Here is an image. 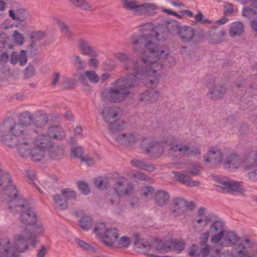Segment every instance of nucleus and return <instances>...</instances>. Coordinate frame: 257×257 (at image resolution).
Here are the masks:
<instances>
[{
    "label": "nucleus",
    "instance_id": "nucleus-43",
    "mask_svg": "<svg viewBox=\"0 0 257 257\" xmlns=\"http://www.w3.org/2000/svg\"><path fill=\"white\" fill-rule=\"evenodd\" d=\"M46 149L38 147L36 146L35 148L31 150L30 156L34 161H39L42 160L45 155Z\"/></svg>",
    "mask_w": 257,
    "mask_h": 257
},
{
    "label": "nucleus",
    "instance_id": "nucleus-57",
    "mask_svg": "<svg viewBox=\"0 0 257 257\" xmlns=\"http://www.w3.org/2000/svg\"><path fill=\"white\" fill-rule=\"evenodd\" d=\"M242 15L247 19H251L256 16V13L255 11L252 9L246 8H244L242 10Z\"/></svg>",
    "mask_w": 257,
    "mask_h": 257
},
{
    "label": "nucleus",
    "instance_id": "nucleus-33",
    "mask_svg": "<svg viewBox=\"0 0 257 257\" xmlns=\"http://www.w3.org/2000/svg\"><path fill=\"white\" fill-rule=\"evenodd\" d=\"M131 163L136 168L149 172H152L155 170L154 165L142 160L133 159L131 160Z\"/></svg>",
    "mask_w": 257,
    "mask_h": 257
},
{
    "label": "nucleus",
    "instance_id": "nucleus-54",
    "mask_svg": "<svg viewBox=\"0 0 257 257\" xmlns=\"http://www.w3.org/2000/svg\"><path fill=\"white\" fill-rule=\"evenodd\" d=\"M107 230L105 223H99L95 226L93 232L97 235L103 236Z\"/></svg>",
    "mask_w": 257,
    "mask_h": 257
},
{
    "label": "nucleus",
    "instance_id": "nucleus-53",
    "mask_svg": "<svg viewBox=\"0 0 257 257\" xmlns=\"http://www.w3.org/2000/svg\"><path fill=\"white\" fill-rule=\"evenodd\" d=\"M131 244L130 238L124 236L120 238L117 243V246L119 248H127Z\"/></svg>",
    "mask_w": 257,
    "mask_h": 257
},
{
    "label": "nucleus",
    "instance_id": "nucleus-27",
    "mask_svg": "<svg viewBox=\"0 0 257 257\" xmlns=\"http://www.w3.org/2000/svg\"><path fill=\"white\" fill-rule=\"evenodd\" d=\"M87 77L88 79L92 83H97L100 79V77L94 71H86L84 73H80L78 78L79 81L84 85H87V82L85 79Z\"/></svg>",
    "mask_w": 257,
    "mask_h": 257
},
{
    "label": "nucleus",
    "instance_id": "nucleus-40",
    "mask_svg": "<svg viewBox=\"0 0 257 257\" xmlns=\"http://www.w3.org/2000/svg\"><path fill=\"white\" fill-rule=\"evenodd\" d=\"M243 167L244 169L257 168V154L251 153L247 155L243 161Z\"/></svg>",
    "mask_w": 257,
    "mask_h": 257
},
{
    "label": "nucleus",
    "instance_id": "nucleus-60",
    "mask_svg": "<svg viewBox=\"0 0 257 257\" xmlns=\"http://www.w3.org/2000/svg\"><path fill=\"white\" fill-rule=\"evenodd\" d=\"M122 4L124 9L133 12L137 3L135 1L123 0Z\"/></svg>",
    "mask_w": 257,
    "mask_h": 257
},
{
    "label": "nucleus",
    "instance_id": "nucleus-6",
    "mask_svg": "<svg viewBox=\"0 0 257 257\" xmlns=\"http://www.w3.org/2000/svg\"><path fill=\"white\" fill-rule=\"evenodd\" d=\"M115 59L123 62L124 70L127 72L125 77L139 81L145 74L150 73L149 69L142 66V58L138 61L130 59L127 54L123 53H116L114 54Z\"/></svg>",
    "mask_w": 257,
    "mask_h": 257
},
{
    "label": "nucleus",
    "instance_id": "nucleus-2",
    "mask_svg": "<svg viewBox=\"0 0 257 257\" xmlns=\"http://www.w3.org/2000/svg\"><path fill=\"white\" fill-rule=\"evenodd\" d=\"M5 195L7 196L5 200L10 211L21 214L20 219L22 223L28 228L35 224L37 221L35 212L28 206L26 201L18 197V191L15 186L11 187Z\"/></svg>",
    "mask_w": 257,
    "mask_h": 257
},
{
    "label": "nucleus",
    "instance_id": "nucleus-14",
    "mask_svg": "<svg viewBox=\"0 0 257 257\" xmlns=\"http://www.w3.org/2000/svg\"><path fill=\"white\" fill-rule=\"evenodd\" d=\"M15 246L7 238L0 239V257H19Z\"/></svg>",
    "mask_w": 257,
    "mask_h": 257
},
{
    "label": "nucleus",
    "instance_id": "nucleus-19",
    "mask_svg": "<svg viewBox=\"0 0 257 257\" xmlns=\"http://www.w3.org/2000/svg\"><path fill=\"white\" fill-rule=\"evenodd\" d=\"M119 114V109L115 106L108 105L103 108L101 112L103 119L106 122H110L117 118Z\"/></svg>",
    "mask_w": 257,
    "mask_h": 257
},
{
    "label": "nucleus",
    "instance_id": "nucleus-45",
    "mask_svg": "<svg viewBox=\"0 0 257 257\" xmlns=\"http://www.w3.org/2000/svg\"><path fill=\"white\" fill-rule=\"evenodd\" d=\"M225 34V30L222 29L218 33L211 34L209 37V41L211 44H219L223 41Z\"/></svg>",
    "mask_w": 257,
    "mask_h": 257
},
{
    "label": "nucleus",
    "instance_id": "nucleus-16",
    "mask_svg": "<svg viewBox=\"0 0 257 257\" xmlns=\"http://www.w3.org/2000/svg\"><path fill=\"white\" fill-rule=\"evenodd\" d=\"M134 188L132 183H127L124 177L119 178L116 182L115 191L118 196L122 197L128 195Z\"/></svg>",
    "mask_w": 257,
    "mask_h": 257
},
{
    "label": "nucleus",
    "instance_id": "nucleus-11",
    "mask_svg": "<svg viewBox=\"0 0 257 257\" xmlns=\"http://www.w3.org/2000/svg\"><path fill=\"white\" fill-rule=\"evenodd\" d=\"M220 249L216 246H210V245H205V246L194 244L189 249L188 255L191 256L199 257L201 255L202 257H208L209 255H213V253H218Z\"/></svg>",
    "mask_w": 257,
    "mask_h": 257
},
{
    "label": "nucleus",
    "instance_id": "nucleus-44",
    "mask_svg": "<svg viewBox=\"0 0 257 257\" xmlns=\"http://www.w3.org/2000/svg\"><path fill=\"white\" fill-rule=\"evenodd\" d=\"M32 119L33 114L30 111H26L19 116V122L26 127L32 123Z\"/></svg>",
    "mask_w": 257,
    "mask_h": 257
},
{
    "label": "nucleus",
    "instance_id": "nucleus-24",
    "mask_svg": "<svg viewBox=\"0 0 257 257\" xmlns=\"http://www.w3.org/2000/svg\"><path fill=\"white\" fill-rule=\"evenodd\" d=\"M48 121V118L44 111L38 110L33 114L32 123L37 127L45 126Z\"/></svg>",
    "mask_w": 257,
    "mask_h": 257
},
{
    "label": "nucleus",
    "instance_id": "nucleus-58",
    "mask_svg": "<svg viewBox=\"0 0 257 257\" xmlns=\"http://www.w3.org/2000/svg\"><path fill=\"white\" fill-rule=\"evenodd\" d=\"M77 186L82 194L86 195L89 193L90 190L88 185L85 182L79 181Z\"/></svg>",
    "mask_w": 257,
    "mask_h": 257
},
{
    "label": "nucleus",
    "instance_id": "nucleus-20",
    "mask_svg": "<svg viewBox=\"0 0 257 257\" xmlns=\"http://www.w3.org/2000/svg\"><path fill=\"white\" fill-rule=\"evenodd\" d=\"M204 158L206 162L211 163L214 165H217L222 163L223 154L220 150L212 149L208 151Z\"/></svg>",
    "mask_w": 257,
    "mask_h": 257
},
{
    "label": "nucleus",
    "instance_id": "nucleus-56",
    "mask_svg": "<svg viewBox=\"0 0 257 257\" xmlns=\"http://www.w3.org/2000/svg\"><path fill=\"white\" fill-rule=\"evenodd\" d=\"M73 62L75 67L79 70H82L84 69V66L83 61L80 56L74 55L72 58Z\"/></svg>",
    "mask_w": 257,
    "mask_h": 257
},
{
    "label": "nucleus",
    "instance_id": "nucleus-25",
    "mask_svg": "<svg viewBox=\"0 0 257 257\" xmlns=\"http://www.w3.org/2000/svg\"><path fill=\"white\" fill-rule=\"evenodd\" d=\"M186 209V201L177 198L172 200V211L176 216L181 215Z\"/></svg>",
    "mask_w": 257,
    "mask_h": 257
},
{
    "label": "nucleus",
    "instance_id": "nucleus-22",
    "mask_svg": "<svg viewBox=\"0 0 257 257\" xmlns=\"http://www.w3.org/2000/svg\"><path fill=\"white\" fill-rule=\"evenodd\" d=\"M14 186L11 175L0 169V191H3L6 194Z\"/></svg>",
    "mask_w": 257,
    "mask_h": 257
},
{
    "label": "nucleus",
    "instance_id": "nucleus-12",
    "mask_svg": "<svg viewBox=\"0 0 257 257\" xmlns=\"http://www.w3.org/2000/svg\"><path fill=\"white\" fill-rule=\"evenodd\" d=\"M3 127L4 129V131L9 132L16 137L25 135L26 131V127L20 122H16L12 118L6 119L3 122Z\"/></svg>",
    "mask_w": 257,
    "mask_h": 257
},
{
    "label": "nucleus",
    "instance_id": "nucleus-52",
    "mask_svg": "<svg viewBox=\"0 0 257 257\" xmlns=\"http://www.w3.org/2000/svg\"><path fill=\"white\" fill-rule=\"evenodd\" d=\"M76 80L70 78H66L61 83L62 88L64 89H71L75 88Z\"/></svg>",
    "mask_w": 257,
    "mask_h": 257
},
{
    "label": "nucleus",
    "instance_id": "nucleus-5",
    "mask_svg": "<svg viewBox=\"0 0 257 257\" xmlns=\"http://www.w3.org/2000/svg\"><path fill=\"white\" fill-rule=\"evenodd\" d=\"M30 227L32 228V231L28 227H25L14 237L13 245L15 246L19 256L20 253L26 251L28 249V242H30L35 247L38 243L35 238L44 231V228L41 224L36 223Z\"/></svg>",
    "mask_w": 257,
    "mask_h": 257
},
{
    "label": "nucleus",
    "instance_id": "nucleus-62",
    "mask_svg": "<svg viewBox=\"0 0 257 257\" xmlns=\"http://www.w3.org/2000/svg\"><path fill=\"white\" fill-rule=\"evenodd\" d=\"M35 68L34 66L29 64L25 70V76L26 78H30L35 75Z\"/></svg>",
    "mask_w": 257,
    "mask_h": 257
},
{
    "label": "nucleus",
    "instance_id": "nucleus-15",
    "mask_svg": "<svg viewBox=\"0 0 257 257\" xmlns=\"http://www.w3.org/2000/svg\"><path fill=\"white\" fill-rule=\"evenodd\" d=\"M142 145L147 153H152L155 156H160L164 153V148L158 142H151L145 139L143 141Z\"/></svg>",
    "mask_w": 257,
    "mask_h": 257
},
{
    "label": "nucleus",
    "instance_id": "nucleus-21",
    "mask_svg": "<svg viewBox=\"0 0 257 257\" xmlns=\"http://www.w3.org/2000/svg\"><path fill=\"white\" fill-rule=\"evenodd\" d=\"M78 48L81 53L85 55L91 57L98 56V53L96 50L91 46L90 43L83 39H80L78 42Z\"/></svg>",
    "mask_w": 257,
    "mask_h": 257
},
{
    "label": "nucleus",
    "instance_id": "nucleus-42",
    "mask_svg": "<svg viewBox=\"0 0 257 257\" xmlns=\"http://www.w3.org/2000/svg\"><path fill=\"white\" fill-rule=\"evenodd\" d=\"M243 24L239 22H235L230 25L229 29V35L231 37H238L243 32Z\"/></svg>",
    "mask_w": 257,
    "mask_h": 257
},
{
    "label": "nucleus",
    "instance_id": "nucleus-1",
    "mask_svg": "<svg viewBox=\"0 0 257 257\" xmlns=\"http://www.w3.org/2000/svg\"><path fill=\"white\" fill-rule=\"evenodd\" d=\"M140 30L142 34H133L130 37L133 49L143 54L140 58L153 59L168 58L169 50L166 47H158L156 42L159 40V33L151 23L142 25Z\"/></svg>",
    "mask_w": 257,
    "mask_h": 257
},
{
    "label": "nucleus",
    "instance_id": "nucleus-48",
    "mask_svg": "<svg viewBox=\"0 0 257 257\" xmlns=\"http://www.w3.org/2000/svg\"><path fill=\"white\" fill-rule=\"evenodd\" d=\"M19 140L17 138L10 135H4L2 137V143L6 146L10 148H14L16 147Z\"/></svg>",
    "mask_w": 257,
    "mask_h": 257
},
{
    "label": "nucleus",
    "instance_id": "nucleus-36",
    "mask_svg": "<svg viewBox=\"0 0 257 257\" xmlns=\"http://www.w3.org/2000/svg\"><path fill=\"white\" fill-rule=\"evenodd\" d=\"M153 246H154L155 248L154 254L156 251L160 253H165L171 250V246L169 242L166 240H158L157 239L153 243Z\"/></svg>",
    "mask_w": 257,
    "mask_h": 257
},
{
    "label": "nucleus",
    "instance_id": "nucleus-8",
    "mask_svg": "<svg viewBox=\"0 0 257 257\" xmlns=\"http://www.w3.org/2000/svg\"><path fill=\"white\" fill-rule=\"evenodd\" d=\"M165 143L170 146L169 154L177 158H181L187 154L190 156H197L201 152L199 149L196 148L190 151L189 147L182 144L177 143L176 139L173 136H169L165 141Z\"/></svg>",
    "mask_w": 257,
    "mask_h": 257
},
{
    "label": "nucleus",
    "instance_id": "nucleus-41",
    "mask_svg": "<svg viewBox=\"0 0 257 257\" xmlns=\"http://www.w3.org/2000/svg\"><path fill=\"white\" fill-rule=\"evenodd\" d=\"M76 8L87 12L93 11L91 6L87 0H68Z\"/></svg>",
    "mask_w": 257,
    "mask_h": 257
},
{
    "label": "nucleus",
    "instance_id": "nucleus-38",
    "mask_svg": "<svg viewBox=\"0 0 257 257\" xmlns=\"http://www.w3.org/2000/svg\"><path fill=\"white\" fill-rule=\"evenodd\" d=\"M35 145L44 149H49L52 146V141L48 136L40 135L35 140Z\"/></svg>",
    "mask_w": 257,
    "mask_h": 257
},
{
    "label": "nucleus",
    "instance_id": "nucleus-34",
    "mask_svg": "<svg viewBox=\"0 0 257 257\" xmlns=\"http://www.w3.org/2000/svg\"><path fill=\"white\" fill-rule=\"evenodd\" d=\"M115 141L120 145L133 144L137 140L136 136L131 133L122 134L115 137Z\"/></svg>",
    "mask_w": 257,
    "mask_h": 257
},
{
    "label": "nucleus",
    "instance_id": "nucleus-51",
    "mask_svg": "<svg viewBox=\"0 0 257 257\" xmlns=\"http://www.w3.org/2000/svg\"><path fill=\"white\" fill-rule=\"evenodd\" d=\"M123 122L122 121L120 122L117 121L109 122V130L110 133L114 134L121 131L123 128Z\"/></svg>",
    "mask_w": 257,
    "mask_h": 257
},
{
    "label": "nucleus",
    "instance_id": "nucleus-47",
    "mask_svg": "<svg viewBox=\"0 0 257 257\" xmlns=\"http://www.w3.org/2000/svg\"><path fill=\"white\" fill-rule=\"evenodd\" d=\"M58 26L60 31L62 32L65 37L69 40H73L74 39V35L69 28L68 25L64 22L59 21Z\"/></svg>",
    "mask_w": 257,
    "mask_h": 257
},
{
    "label": "nucleus",
    "instance_id": "nucleus-4",
    "mask_svg": "<svg viewBox=\"0 0 257 257\" xmlns=\"http://www.w3.org/2000/svg\"><path fill=\"white\" fill-rule=\"evenodd\" d=\"M222 239L220 243L213 246H216L220 250L223 247L233 246L232 250L235 257H252L253 254L249 253L247 249L253 248L256 246V243L248 237H243L241 242L236 244L239 239L238 235L233 231H225Z\"/></svg>",
    "mask_w": 257,
    "mask_h": 257
},
{
    "label": "nucleus",
    "instance_id": "nucleus-46",
    "mask_svg": "<svg viewBox=\"0 0 257 257\" xmlns=\"http://www.w3.org/2000/svg\"><path fill=\"white\" fill-rule=\"evenodd\" d=\"M172 249L177 253H181L185 247V242L183 239L172 240L169 242Z\"/></svg>",
    "mask_w": 257,
    "mask_h": 257
},
{
    "label": "nucleus",
    "instance_id": "nucleus-7",
    "mask_svg": "<svg viewBox=\"0 0 257 257\" xmlns=\"http://www.w3.org/2000/svg\"><path fill=\"white\" fill-rule=\"evenodd\" d=\"M160 59H153L149 60L147 58H142L143 64L142 66L149 69L150 73L144 74V76L141 78L138 82V84L136 87L143 83L146 87L149 88H155L158 83V79L155 77L158 72L161 71L162 68V65L158 62Z\"/></svg>",
    "mask_w": 257,
    "mask_h": 257
},
{
    "label": "nucleus",
    "instance_id": "nucleus-31",
    "mask_svg": "<svg viewBox=\"0 0 257 257\" xmlns=\"http://www.w3.org/2000/svg\"><path fill=\"white\" fill-rule=\"evenodd\" d=\"M210 97L211 99L217 100L221 98L226 92V88L219 84H215L209 88Z\"/></svg>",
    "mask_w": 257,
    "mask_h": 257
},
{
    "label": "nucleus",
    "instance_id": "nucleus-50",
    "mask_svg": "<svg viewBox=\"0 0 257 257\" xmlns=\"http://www.w3.org/2000/svg\"><path fill=\"white\" fill-rule=\"evenodd\" d=\"M92 220L90 216H84L80 220L79 224L81 228L87 231L90 229L92 226Z\"/></svg>",
    "mask_w": 257,
    "mask_h": 257
},
{
    "label": "nucleus",
    "instance_id": "nucleus-64",
    "mask_svg": "<svg viewBox=\"0 0 257 257\" xmlns=\"http://www.w3.org/2000/svg\"><path fill=\"white\" fill-rule=\"evenodd\" d=\"M95 186L100 189H105L107 186L106 182H105L101 177H97L94 180Z\"/></svg>",
    "mask_w": 257,
    "mask_h": 257
},
{
    "label": "nucleus",
    "instance_id": "nucleus-18",
    "mask_svg": "<svg viewBox=\"0 0 257 257\" xmlns=\"http://www.w3.org/2000/svg\"><path fill=\"white\" fill-rule=\"evenodd\" d=\"M134 245L136 248L141 249L144 253L150 257H158V256L154 253V246L153 244H150L146 240L140 238L139 235H136Z\"/></svg>",
    "mask_w": 257,
    "mask_h": 257
},
{
    "label": "nucleus",
    "instance_id": "nucleus-32",
    "mask_svg": "<svg viewBox=\"0 0 257 257\" xmlns=\"http://www.w3.org/2000/svg\"><path fill=\"white\" fill-rule=\"evenodd\" d=\"M49 156L53 160H59L64 157V148L63 146L50 147Z\"/></svg>",
    "mask_w": 257,
    "mask_h": 257
},
{
    "label": "nucleus",
    "instance_id": "nucleus-63",
    "mask_svg": "<svg viewBox=\"0 0 257 257\" xmlns=\"http://www.w3.org/2000/svg\"><path fill=\"white\" fill-rule=\"evenodd\" d=\"M71 154L75 158H82L83 154L82 148L81 147H74L71 149Z\"/></svg>",
    "mask_w": 257,
    "mask_h": 257
},
{
    "label": "nucleus",
    "instance_id": "nucleus-23",
    "mask_svg": "<svg viewBox=\"0 0 257 257\" xmlns=\"http://www.w3.org/2000/svg\"><path fill=\"white\" fill-rule=\"evenodd\" d=\"M177 180L183 184L189 186H199L200 182L198 181H193L190 177L188 176V171H184L182 172H173Z\"/></svg>",
    "mask_w": 257,
    "mask_h": 257
},
{
    "label": "nucleus",
    "instance_id": "nucleus-35",
    "mask_svg": "<svg viewBox=\"0 0 257 257\" xmlns=\"http://www.w3.org/2000/svg\"><path fill=\"white\" fill-rule=\"evenodd\" d=\"M18 62H20L21 66H24L27 62V53L25 50L21 51L18 54L16 52H13L12 54L11 62L15 65Z\"/></svg>",
    "mask_w": 257,
    "mask_h": 257
},
{
    "label": "nucleus",
    "instance_id": "nucleus-3",
    "mask_svg": "<svg viewBox=\"0 0 257 257\" xmlns=\"http://www.w3.org/2000/svg\"><path fill=\"white\" fill-rule=\"evenodd\" d=\"M138 81L125 77H120L113 83L114 87L107 88L101 93L102 100L112 103L124 101L131 94V89L136 88Z\"/></svg>",
    "mask_w": 257,
    "mask_h": 257
},
{
    "label": "nucleus",
    "instance_id": "nucleus-10",
    "mask_svg": "<svg viewBox=\"0 0 257 257\" xmlns=\"http://www.w3.org/2000/svg\"><path fill=\"white\" fill-rule=\"evenodd\" d=\"M216 182L218 183L217 187H220L227 193L238 192L244 194L245 190L243 188V182L231 180L227 178L217 177Z\"/></svg>",
    "mask_w": 257,
    "mask_h": 257
},
{
    "label": "nucleus",
    "instance_id": "nucleus-29",
    "mask_svg": "<svg viewBox=\"0 0 257 257\" xmlns=\"http://www.w3.org/2000/svg\"><path fill=\"white\" fill-rule=\"evenodd\" d=\"M195 31L194 28L183 26L179 30V35L181 40L184 42H189L194 37Z\"/></svg>",
    "mask_w": 257,
    "mask_h": 257
},
{
    "label": "nucleus",
    "instance_id": "nucleus-55",
    "mask_svg": "<svg viewBox=\"0 0 257 257\" xmlns=\"http://www.w3.org/2000/svg\"><path fill=\"white\" fill-rule=\"evenodd\" d=\"M154 192V188L150 186L143 187L141 191V195L145 198L152 197Z\"/></svg>",
    "mask_w": 257,
    "mask_h": 257
},
{
    "label": "nucleus",
    "instance_id": "nucleus-17",
    "mask_svg": "<svg viewBox=\"0 0 257 257\" xmlns=\"http://www.w3.org/2000/svg\"><path fill=\"white\" fill-rule=\"evenodd\" d=\"M17 150L20 155L23 158L30 156L32 148V140L27 137L19 140L17 144Z\"/></svg>",
    "mask_w": 257,
    "mask_h": 257
},
{
    "label": "nucleus",
    "instance_id": "nucleus-26",
    "mask_svg": "<svg viewBox=\"0 0 257 257\" xmlns=\"http://www.w3.org/2000/svg\"><path fill=\"white\" fill-rule=\"evenodd\" d=\"M104 243L107 245L111 246L118 237V233L116 228L107 229L102 236Z\"/></svg>",
    "mask_w": 257,
    "mask_h": 257
},
{
    "label": "nucleus",
    "instance_id": "nucleus-61",
    "mask_svg": "<svg viewBox=\"0 0 257 257\" xmlns=\"http://www.w3.org/2000/svg\"><path fill=\"white\" fill-rule=\"evenodd\" d=\"M17 13V14L16 15L12 10H10L9 12V16L13 20H17L20 21H22L26 19V17L24 16L22 17L18 16L20 13H26V10L25 9H19Z\"/></svg>",
    "mask_w": 257,
    "mask_h": 257
},
{
    "label": "nucleus",
    "instance_id": "nucleus-9",
    "mask_svg": "<svg viewBox=\"0 0 257 257\" xmlns=\"http://www.w3.org/2000/svg\"><path fill=\"white\" fill-rule=\"evenodd\" d=\"M77 194L75 191L70 188L61 190L60 193L53 196V200L58 208L65 210L68 208V201L75 200Z\"/></svg>",
    "mask_w": 257,
    "mask_h": 257
},
{
    "label": "nucleus",
    "instance_id": "nucleus-49",
    "mask_svg": "<svg viewBox=\"0 0 257 257\" xmlns=\"http://www.w3.org/2000/svg\"><path fill=\"white\" fill-rule=\"evenodd\" d=\"M166 27L168 32L172 35L178 34L181 29L178 22L175 20L168 21Z\"/></svg>",
    "mask_w": 257,
    "mask_h": 257
},
{
    "label": "nucleus",
    "instance_id": "nucleus-13",
    "mask_svg": "<svg viewBox=\"0 0 257 257\" xmlns=\"http://www.w3.org/2000/svg\"><path fill=\"white\" fill-rule=\"evenodd\" d=\"M225 231L224 223L222 221L217 220L213 222L210 226L208 231L212 236L211 242L212 243H219L221 240Z\"/></svg>",
    "mask_w": 257,
    "mask_h": 257
},
{
    "label": "nucleus",
    "instance_id": "nucleus-39",
    "mask_svg": "<svg viewBox=\"0 0 257 257\" xmlns=\"http://www.w3.org/2000/svg\"><path fill=\"white\" fill-rule=\"evenodd\" d=\"M155 202L160 206L167 205L170 200V196L169 193L163 190L158 191L155 195Z\"/></svg>",
    "mask_w": 257,
    "mask_h": 257
},
{
    "label": "nucleus",
    "instance_id": "nucleus-37",
    "mask_svg": "<svg viewBox=\"0 0 257 257\" xmlns=\"http://www.w3.org/2000/svg\"><path fill=\"white\" fill-rule=\"evenodd\" d=\"M159 98V93L154 90L146 91L140 95V100L146 103L156 101Z\"/></svg>",
    "mask_w": 257,
    "mask_h": 257
},
{
    "label": "nucleus",
    "instance_id": "nucleus-30",
    "mask_svg": "<svg viewBox=\"0 0 257 257\" xmlns=\"http://www.w3.org/2000/svg\"><path fill=\"white\" fill-rule=\"evenodd\" d=\"M241 161L239 157L235 154L228 156L224 162V167L226 169H236L240 165Z\"/></svg>",
    "mask_w": 257,
    "mask_h": 257
},
{
    "label": "nucleus",
    "instance_id": "nucleus-28",
    "mask_svg": "<svg viewBox=\"0 0 257 257\" xmlns=\"http://www.w3.org/2000/svg\"><path fill=\"white\" fill-rule=\"evenodd\" d=\"M48 136L50 138L57 140H62L66 138L64 131L59 125H54L48 130Z\"/></svg>",
    "mask_w": 257,
    "mask_h": 257
},
{
    "label": "nucleus",
    "instance_id": "nucleus-59",
    "mask_svg": "<svg viewBox=\"0 0 257 257\" xmlns=\"http://www.w3.org/2000/svg\"><path fill=\"white\" fill-rule=\"evenodd\" d=\"M45 37V33L43 31H37L31 34L30 39L33 42L40 41Z\"/></svg>",
    "mask_w": 257,
    "mask_h": 257
}]
</instances>
